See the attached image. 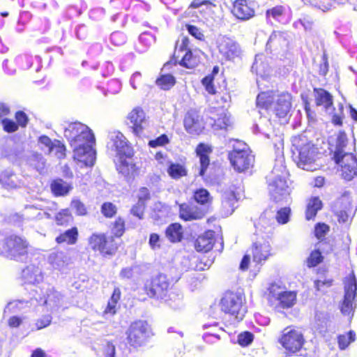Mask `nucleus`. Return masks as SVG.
<instances>
[{"label":"nucleus","mask_w":357,"mask_h":357,"mask_svg":"<svg viewBox=\"0 0 357 357\" xmlns=\"http://www.w3.org/2000/svg\"><path fill=\"white\" fill-rule=\"evenodd\" d=\"M29 161L31 165L33 166L38 172H42V171L44 170L45 167V159L42 154L38 153H33Z\"/></svg>","instance_id":"09e8293b"},{"label":"nucleus","mask_w":357,"mask_h":357,"mask_svg":"<svg viewBox=\"0 0 357 357\" xmlns=\"http://www.w3.org/2000/svg\"><path fill=\"white\" fill-rule=\"evenodd\" d=\"M264 57L263 54L256 55L255 62L251 67L252 72H255L257 75L261 76L264 75L268 72V66L262 61Z\"/></svg>","instance_id":"37998d69"},{"label":"nucleus","mask_w":357,"mask_h":357,"mask_svg":"<svg viewBox=\"0 0 357 357\" xmlns=\"http://www.w3.org/2000/svg\"><path fill=\"white\" fill-rule=\"evenodd\" d=\"M218 117L211 116V120L213 121L212 127L214 130H226L230 124L229 117L225 114L223 109H218Z\"/></svg>","instance_id":"58836bf2"},{"label":"nucleus","mask_w":357,"mask_h":357,"mask_svg":"<svg viewBox=\"0 0 357 357\" xmlns=\"http://www.w3.org/2000/svg\"><path fill=\"white\" fill-rule=\"evenodd\" d=\"M216 47L222 59L234 61L242 54L241 45L234 38L227 36H219L216 40Z\"/></svg>","instance_id":"9b49d317"},{"label":"nucleus","mask_w":357,"mask_h":357,"mask_svg":"<svg viewBox=\"0 0 357 357\" xmlns=\"http://www.w3.org/2000/svg\"><path fill=\"white\" fill-rule=\"evenodd\" d=\"M36 292L33 295L35 305H45L47 310L50 311L57 310L63 305V296L54 288H50L46 291V295L41 296V294L38 293L37 288L33 290Z\"/></svg>","instance_id":"2eb2a0df"},{"label":"nucleus","mask_w":357,"mask_h":357,"mask_svg":"<svg viewBox=\"0 0 357 357\" xmlns=\"http://www.w3.org/2000/svg\"><path fill=\"white\" fill-rule=\"evenodd\" d=\"M0 255L17 261H26L29 258V243L16 235H0Z\"/></svg>","instance_id":"20e7f679"},{"label":"nucleus","mask_w":357,"mask_h":357,"mask_svg":"<svg viewBox=\"0 0 357 357\" xmlns=\"http://www.w3.org/2000/svg\"><path fill=\"white\" fill-rule=\"evenodd\" d=\"M3 130L7 132H13L18 129V125L13 120L3 119L1 121Z\"/></svg>","instance_id":"338daca9"},{"label":"nucleus","mask_w":357,"mask_h":357,"mask_svg":"<svg viewBox=\"0 0 357 357\" xmlns=\"http://www.w3.org/2000/svg\"><path fill=\"white\" fill-rule=\"evenodd\" d=\"M64 137L72 148L87 143H95V137L92 130L80 122L68 123L63 130Z\"/></svg>","instance_id":"423d86ee"},{"label":"nucleus","mask_w":357,"mask_h":357,"mask_svg":"<svg viewBox=\"0 0 357 357\" xmlns=\"http://www.w3.org/2000/svg\"><path fill=\"white\" fill-rule=\"evenodd\" d=\"M107 149L116 157L132 156L133 152L125 136L119 131H111L108 134Z\"/></svg>","instance_id":"1a4fd4ad"},{"label":"nucleus","mask_w":357,"mask_h":357,"mask_svg":"<svg viewBox=\"0 0 357 357\" xmlns=\"http://www.w3.org/2000/svg\"><path fill=\"white\" fill-rule=\"evenodd\" d=\"M15 62L17 66L23 70L31 68L34 63H36V72H38L41 68V58L38 56H36L33 58L29 54L20 55L15 58Z\"/></svg>","instance_id":"c85d7f7f"},{"label":"nucleus","mask_w":357,"mask_h":357,"mask_svg":"<svg viewBox=\"0 0 357 357\" xmlns=\"http://www.w3.org/2000/svg\"><path fill=\"white\" fill-rule=\"evenodd\" d=\"M199 59L197 56H194L190 50H187L179 61V64L187 68H193L197 65Z\"/></svg>","instance_id":"a18cd8bd"},{"label":"nucleus","mask_w":357,"mask_h":357,"mask_svg":"<svg viewBox=\"0 0 357 357\" xmlns=\"http://www.w3.org/2000/svg\"><path fill=\"white\" fill-rule=\"evenodd\" d=\"M285 33L280 31H274L270 36L266 43V49L278 50L279 48L286 47L287 41Z\"/></svg>","instance_id":"72a5a7b5"},{"label":"nucleus","mask_w":357,"mask_h":357,"mask_svg":"<svg viewBox=\"0 0 357 357\" xmlns=\"http://www.w3.org/2000/svg\"><path fill=\"white\" fill-rule=\"evenodd\" d=\"M291 151L299 167L307 171L313 170V163L317 154V148L305 136L294 137L292 139Z\"/></svg>","instance_id":"7ed1b4c3"},{"label":"nucleus","mask_w":357,"mask_h":357,"mask_svg":"<svg viewBox=\"0 0 357 357\" xmlns=\"http://www.w3.org/2000/svg\"><path fill=\"white\" fill-rule=\"evenodd\" d=\"M257 106L267 110H273L279 118L287 116L291 107V96L289 93L276 95L273 91L259 93L257 97Z\"/></svg>","instance_id":"f03ea898"},{"label":"nucleus","mask_w":357,"mask_h":357,"mask_svg":"<svg viewBox=\"0 0 357 357\" xmlns=\"http://www.w3.org/2000/svg\"><path fill=\"white\" fill-rule=\"evenodd\" d=\"M154 40L153 36L147 32L142 33L139 36V43L144 45V48L142 50H137L140 53H142L146 51V50L151 45L152 42Z\"/></svg>","instance_id":"13d9d810"},{"label":"nucleus","mask_w":357,"mask_h":357,"mask_svg":"<svg viewBox=\"0 0 357 357\" xmlns=\"http://www.w3.org/2000/svg\"><path fill=\"white\" fill-rule=\"evenodd\" d=\"M36 307L34 297L31 298L29 301L25 300H16L9 302L4 309V314L16 312L25 307Z\"/></svg>","instance_id":"c9c22d12"},{"label":"nucleus","mask_w":357,"mask_h":357,"mask_svg":"<svg viewBox=\"0 0 357 357\" xmlns=\"http://www.w3.org/2000/svg\"><path fill=\"white\" fill-rule=\"evenodd\" d=\"M38 142L44 146V147H42V149L47 154L51 155V149L54 144V141L52 142V139L46 135H42L39 137Z\"/></svg>","instance_id":"e2e57ef3"},{"label":"nucleus","mask_w":357,"mask_h":357,"mask_svg":"<svg viewBox=\"0 0 357 357\" xmlns=\"http://www.w3.org/2000/svg\"><path fill=\"white\" fill-rule=\"evenodd\" d=\"M156 84L163 90H169L175 84V78L169 74L161 75L156 80Z\"/></svg>","instance_id":"49530a36"},{"label":"nucleus","mask_w":357,"mask_h":357,"mask_svg":"<svg viewBox=\"0 0 357 357\" xmlns=\"http://www.w3.org/2000/svg\"><path fill=\"white\" fill-rule=\"evenodd\" d=\"M212 151L210 146L204 144H199L196 149L197 155L199 157L200 169L199 175L204 177L206 170L210 162L208 154Z\"/></svg>","instance_id":"c756f323"},{"label":"nucleus","mask_w":357,"mask_h":357,"mask_svg":"<svg viewBox=\"0 0 357 357\" xmlns=\"http://www.w3.org/2000/svg\"><path fill=\"white\" fill-rule=\"evenodd\" d=\"M269 297L271 301L278 302L277 307L288 309L293 307L296 302V293L291 291H285L283 287L271 284L268 288Z\"/></svg>","instance_id":"ddd939ff"},{"label":"nucleus","mask_w":357,"mask_h":357,"mask_svg":"<svg viewBox=\"0 0 357 357\" xmlns=\"http://www.w3.org/2000/svg\"><path fill=\"white\" fill-rule=\"evenodd\" d=\"M150 333V327L146 321H137L130 326L126 332L128 342L135 348L142 347L146 342Z\"/></svg>","instance_id":"9d476101"},{"label":"nucleus","mask_w":357,"mask_h":357,"mask_svg":"<svg viewBox=\"0 0 357 357\" xmlns=\"http://www.w3.org/2000/svg\"><path fill=\"white\" fill-rule=\"evenodd\" d=\"M118 158V162H116V167L119 174L127 179L132 178L137 174L138 168L133 162L132 156H122Z\"/></svg>","instance_id":"4be33fe9"},{"label":"nucleus","mask_w":357,"mask_h":357,"mask_svg":"<svg viewBox=\"0 0 357 357\" xmlns=\"http://www.w3.org/2000/svg\"><path fill=\"white\" fill-rule=\"evenodd\" d=\"M0 184L7 190L21 188L23 181L11 169H6L0 172Z\"/></svg>","instance_id":"393cba45"},{"label":"nucleus","mask_w":357,"mask_h":357,"mask_svg":"<svg viewBox=\"0 0 357 357\" xmlns=\"http://www.w3.org/2000/svg\"><path fill=\"white\" fill-rule=\"evenodd\" d=\"M105 15V10L102 7H96L89 12V17L96 21L101 20Z\"/></svg>","instance_id":"680f3d73"},{"label":"nucleus","mask_w":357,"mask_h":357,"mask_svg":"<svg viewBox=\"0 0 357 357\" xmlns=\"http://www.w3.org/2000/svg\"><path fill=\"white\" fill-rule=\"evenodd\" d=\"M271 245L268 241L255 242L251 249L253 261L257 264L265 261L271 255Z\"/></svg>","instance_id":"aec40b11"},{"label":"nucleus","mask_w":357,"mask_h":357,"mask_svg":"<svg viewBox=\"0 0 357 357\" xmlns=\"http://www.w3.org/2000/svg\"><path fill=\"white\" fill-rule=\"evenodd\" d=\"M204 212L197 206L182 204L179 207V216L185 221L200 220L204 218Z\"/></svg>","instance_id":"bb28decb"},{"label":"nucleus","mask_w":357,"mask_h":357,"mask_svg":"<svg viewBox=\"0 0 357 357\" xmlns=\"http://www.w3.org/2000/svg\"><path fill=\"white\" fill-rule=\"evenodd\" d=\"M231 13L241 20H248L255 15V10L248 0H235Z\"/></svg>","instance_id":"412c9836"},{"label":"nucleus","mask_w":357,"mask_h":357,"mask_svg":"<svg viewBox=\"0 0 357 357\" xmlns=\"http://www.w3.org/2000/svg\"><path fill=\"white\" fill-rule=\"evenodd\" d=\"M47 261L52 268L61 273H66L70 259L63 252H54L50 254Z\"/></svg>","instance_id":"b1692460"},{"label":"nucleus","mask_w":357,"mask_h":357,"mask_svg":"<svg viewBox=\"0 0 357 357\" xmlns=\"http://www.w3.org/2000/svg\"><path fill=\"white\" fill-rule=\"evenodd\" d=\"M322 208V202L318 197H312L307 205L305 217L307 220L314 218L318 211Z\"/></svg>","instance_id":"ea45409f"},{"label":"nucleus","mask_w":357,"mask_h":357,"mask_svg":"<svg viewBox=\"0 0 357 357\" xmlns=\"http://www.w3.org/2000/svg\"><path fill=\"white\" fill-rule=\"evenodd\" d=\"M89 245L94 251H98L102 256H112L118 245L112 236L105 234H93L89 238Z\"/></svg>","instance_id":"6e6552de"},{"label":"nucleus","mask_w":357,"mask_h":357,"mask_svg":"<svg viewBox=\"0 0 357 357\" xmlns=\"http://www.w3.org/2000/svg\"><path fill=\"white\" fill-rule=\"evenodd\" d=\"M213 243L214 232L207 231L197 238L195 246L198 251L208 252L213 248Z\"/></svg>","instance_id":"473e14b6"},{"label":"nucleus","mask_w":357,"mask_h":357,"mask_svg":"<svg viewBox=\"0 0 357 357\" xmlns=\"http://www.w3.org/2000/svg\"><path fill=\"white\" fill-rule=\"evenodd\" d=\"M169 142V139L167 135L163 134L157 137L155 139L150 140L149 142V146L155 148L157 146H165Z\"/></svg>","instance_id":"69168bd1"},{"label":"nucleus","mask_w":357,"mask_h":357,"mask_svg":"<svg viewBox=\"0 0 357 357\" xmlns=\"http://www.w3.org/2000/svg\"><path fill=\"white\" fill-rule=\"evenodd\" d=\"M171 282L165 274L160 273L153 278L149 285H146L147 295L158 300H167L171 289Z\"/></svg>","instance_id":"f8f14e48"},{"label":"nucleus","mask_w":357,"mask_h":357,"mask_svg":"<svg viewBox=\"0 0 357 357\" xmlns=\"http://www.w3.org/2000/svg\"><path fill=\"white\" fill-rule=\"evenodd\" d=\"M167 173L174 179H178L187 175L184 166L178 163H171L167 169Z\"/></svg>","instance_id":"79ce46f5"},{"label":"nucleus","mask_w":357,"mask_h":357,"mask_svg":"<svg viewBox=\"0 0 357 357\" xmlns=\"http://www.w3.org/2000/svg\"><path fill=\"white\" fill-rule=\"evenodd\" d=\"M274 217L271 212L265 211L262 213L255 226L257 235L266 234L267 238L272 234L274 229Z\"/></svg>","instance_id":"5701e85b"},{"label":"nucleus","mask_w":357,"mask_h":357,"mask_svg":"<svg viewBox=\"0 0 357 357\" xmlns=\"http://www.w3.org/2000/svg\"><path fill=\"white\" fill-rule=\"evenodd\" d=\"M94 143H87L73 149V158L82 167H91L96 159V153L93 148Z\"/></svg>","instance_id":"f3484780"},{"label":"nucleus","mask_w":357,"mask_h":357,"mask_svg":"<svg viewBox=\"0 0 357 357\" xmlns=\"http://www.w3.org/2000/svg\"><path fill=\"white\" fill-rule=\"evenodd\" d=\"M116 211V206L111 202H105L101 206V212L106 218H112Z\"/></svg>","instance_id":"bf43d9fd"},{"label":"nucleus","mask_w":357,"mask_h":357,"mask_svg":"<svg viewBox=\"0 0 357 357\" xmlns=\"http://www.w3.org/2000/svg\"><path fill=\"white\" fill-rule=\"evenodd\" d=\"M314 321L317 329L321 331V329L326 328L328 318L325 313L321 312H316Z\"/></svg>","instance_id":"4d7b16f0"},{"label":"nucleus","mask_w":357,"mask_h":357,"mask_svg":"<svg viewBox=\"0 0 357 357\" xmlns=\"http://www.w3.org/2000/svg\"><path fill=\"white\" fill-rule=\"evenodd\" d=\"M315 102L317 106H323L327 112H330L333 106V97L323 89H314Z\"/></svg>","instance_id":"2f4dec72"},{"label":"nucleus","mask_w":357,"mask_h":357,"mask_svg":"<svg viewBox=\"0 0 357 357\" xmlns=\"http://www.w3.org/2000/svg\"><path fill=\"white\" fill-rule=\"evenodd\" d=\"M78 238V229L74 227L60 234L56 238L57 243H66L68 245H74L77 243Z\"/></svg>","instance_id":"e433bc0d"},{"label":"nucleus","mask_w":357,"mask_h":357,"mask_svg":"<svg viewBox=\"0 0 357 357\" xmlns=\"http://www.w3.org/2000/svg\"><path fill=\"white\" fill-rule=\"evenodd\" d=\"M144 202L138 201L137 203L132 207L130 213L133 215L137 217L139 219H142L144 216Z\"/></svg>","instance_id":"0e129e2a"},{"label":"nucleus","mask_w":357,"mask_h":357,"mask_svg":"<svg viewBox=\"0 0 357 357\" xmlns=\"http://www.w3.org/2000/svg\"><path fill=\"white\" fill-rule=\"evenodd\" d=\"M237 203L234 192L228 190L222 194V207L225 215H231L236 208Z\"/></svg>","instance_id":"f704fd0d"},{"label":"nucleus","mask_w":357,"mask_h":357,"mask_svg":"<svg viewBox=\"0 0 357 357\" xmlns=\"http://www.w3.org/2000/svg\"><path fill=\"white\" fill-rule=\"evenodd\" d=\"M279 342L287 352L293 354L302 348L305 340L300 331L287 328L283 331Z\"/></svg>","instance_id":"4468645a"},{"label":"nucleus","mask_w":357,"mask_h":357,"mask_svg":"<svg viewBox=\"0 0 357 357\" xmlns=\"http://www.w3.org/2000/svg\"><path fill=\"white\" fill-rule=\"evenodd\" d=\"M22 278L25 283L34 284L43 281V275L40 268L29 265L22 271Z\"/></svg>","instance_id":"cd10ccee"},{"label":"nucleus","mask_w":357,"mask_h":357,"mask_svg":"<svg viewBox=\"0 0 357 357\" xmlns=\"http://www.w3.org/2000/svg\"><path fill=\"white\" fill-rule=\"evenodd\" d=\"M357 282L354 274L347 278L344 281V298L341 306V312L344 315H350L353 312L356 296Z\"/></svg>","instance_id":"dca6fc26"},{"label":"nucleus","mask_w":357,"mask_h":357,"mask_svg":"<svg viewBox=\"0 0 357 357\" xmlns=\"http://www.w3.org/2000/svg\"><path fill=\"white\" fill-rule=\"evenodd\" d=\"M167 238L172 243L181 241L183 237L182 227L178 223H172L167 227L165 231Z\"/></svg>","instance_id":"4c0bfd02"},{"label":"nucleus","mask_w":357,"mask_h":357,"mask_svg":"<svg viewBox=\"0 0 357 357\" xmlns=\"http://www.w3.org/2000/svg\"><path fill=\"white\" fill-rule=\"evenodd\" d=\"M253 341V334L245 331L238 335V343L242 347H247Z\"/></svg>","instance_id":"052dcab7"},{"label":"nucleus","mask_w":357,"mask_h":357,"mask_svg":"<svg viewBox=\"0 0 357 357\" xmlns=\"http://www.w3.org/2000/svg\"><path fill=\"white\" fill-rule=\"evenodd\" d=\"M56 222L59 225H64L73 220V217L68 209H63L56 215Z\"/></svg>","instance_id":"603ef678"},{"label":"nucleus","mask_w":357,"mask_h":357,"mask_svg":"<svg viewBox=\"0 0 357 357\" xmlns=\"http://www.w3.org/2000/svg\"><path fill=\"white\" fill-rule=\"evenodd\" d=\"M286 176V167L283 164V160L279 159L271 174L266 177L271 197L275 202H287L289 197L290 189L287 184Z\"/></svg>","instance_id":"f257e3e1"},{"label":"nucleus","mask_w":357,"mask_h":357,"mask_svg":"<svg viewBox=\"0 0 357 357\" xmlns=\"http://www.w3.org/2000/svg\"><path fill=\"white\" fill-rule=\"evenodd\" d=\"M329 231V227L325 223H318L315 226L314 234L317 238H324Z\"/></svg>","instance_id":"774afa93"},{"label":"nucleus","mask_w":357,"mask_h":357,"mask_svg":"<svg viewBox=\"0 0 357 357\" xmlns=\"http://www.w3.org/2000/svg\"><path fill=\"white\" fill-rule=\"evenodd\" d=\"M183 123L185 130L190 134H199L203 128L195 109H190L186 113Z\"/></svg>","instance_id":"a878e982"},{"label":"nucleus","mask_w":357,"mask_h":357,"mask_svg":"<svg viewBox=\"0 0 357 357\" xmlns=\"http://www.w3.org/2000/svg\"><path fill=\"white\" fill-rule=\"evenodd\" d=\"M112 231L115 236L121 237L125 231V222L123 219L118 218L113 224Z\"/></svg>","instance_id":"6e6d98bb"},{"label":"nucleus","mask_w":357,"mask_h":357,"mask_svg":"<svg viewBox=\"0 0 357 357\" xmlns=\"http://www.w3.org/2000/svg\"><path fill=\"white\" fill-rule=\"evenodd\" d=\"M194 199L197 203L205 204L211 202L212 197L207 190L200 188L195 192Z\"/></svg>","instance_id":"3c124183"},{"label":"nucleus","mask_w":357,"mask_h":357,"mask_svg":"<svg viewBox=\"0 0 357 357\" xmlns=\"http://www.w3.org/2000/svg\"><path fill=\"white\" fill-rule=\"evenodd\" d=\"M51 154L59 159L63 158L66 155V147L59 140H54V144L51 149Z\"/></svg>","instance_id":"5fc2aeb1"},{"label":"nucleus","mask_w":357,"mask_h":357,"mask_svg":"<svg viewBox=\"0 0 357 357\" xmlns=\"http://www.w3.org/2000/svg\"><path fill=\"white\" fill-rule=\"evenodd\" d=\"M233 150L228 154L231 166L238 172H243L252 167L255 157L243 142L234 140Z\"/></svg>","instance_id":"39448f33"},{"label":"nucleus","mask_w":357,"mask_h":357,"mask_svg":"<svg viewBox=\"0 0 357 357\" xmlns=\"http://www.w3.org/2000/svg\"><path fill=\"white\" fill-rule=\"evenodd\" d=\"M342 0H310V3L323 11L329 10L335 3H340Z\"/></svg>","instance_id":"8fccbe9b"},{"label":"nucleus","mask_w":357,"mask_h":357,"mask_svg":"<svg viewBox=\"0 0 357 357\" xmlns=\"http://www.w3.org/2000/svg\"><path fill=\"white\" fill-rule=\"evenodd\" d=\"M326 242L324 241H320L317 244V249L313 250L308 258L307 259L306 264L309 268L317 266L323 261V256L321 255V250L324 252H329L332 250V248L329 245L328 248L325 249L324 246L325 245Z\"/></svg>","instance_id":"7c9ffc66"},{"label":"nucleus","mask_w":357,"mask_h":357,"mask_svg":"<svg viewBox=\"0 0 357 357\" xmlns=\"http://www.w3.org/2000/svg\"><path fill=\"white\" fill-rule=\"evenodd\" d=\"M244 300V296L241 293L227 291L220 301L221 310L234 316L238 320H242L246 312L243 307Z\"/></svg>","instance_id":"0eeeda50"},{"label":"nucleus","mask_w":357,"mask_h":357,"mask_svg":"<svg viewBox=\"0 0 357 357\" xmlns=\"http://www.w3.org/2000/svg\"><path fill=\"white\" fill-rule=\"evenodd\" d=\"M356 334L350 331L349 333L340 335L337 337L338 346L341 350L346 349L352 342L355 340Z\"/></svg>","instance_id":"de8ad7c7"},{"label":"nucleus","mask_w":357,"mask_h":357,"mask_svg":"<svg viewBox=\"0 0 357 357\" xmlns=\"http://www.w3.org/2000/svg\"><path fill=\"white\" fill-rule=\"evenodd\" d=\"M351 204L349 193H344L333 204L332 210L337 216L338 221L346 222L349 218V213H351Z\"/></svg>","instance_id":"6ab92c4d"},{"label":"nucleus","mask_w":357,"mask_h":357,"mask_svg":"<svg viewBox=\"0 0 357 357\" xmlns=\"http://www.w3.org/2000/svg\"><path fill=\"white\" fill-rule=\"evenodd\" d=\"M167 300H163L165 303L174 308H178L181 303L183 295L178 291L171 289L167 293Z\"/></svg>","instance_id":"c03bdc74"},{"label":"nucleus","mask_w":357,"mask_h":357,"mask_svg":"<svg viewBox=\"0 0 357 357\" xmlns=\"http://www.w3.org/2000/svg\"><path fill=\"white\" fill-rule=\"evenodd\" d=\"M127 119L128 125L132 132L141 136L148 124L144 112L142 109L135 108L128 114Z\"/></svg>","instance_id":"a211bd4d"},{"label":"nucleus","mask_w":357,"mask_h":357,"mask_svg":"<svg viewBox=\"0 0 357 357\" xmlns=\"http://www.w3.org/2000/svg\"><path fill=\"white\" fill-rule=\"evenodd\" d=\"M50 187L52 193L56 196L66 195L71 189L70 185L62 179L54 181Z\"/></svg>","instance_id":"a19ab883"},{"label":"nucleus","mask_w":357,"mask_h":357,"mask_svg":"<svg viewBox=\"0 0 357 357\" xmlns=\"http://www.w3.org/2000/svg\"><path fill=\"white\" fill-rule=\"evenodd\" d=\"M291 213V209L289 207L281 208L278 211L275 215V219L278 222L280 225L286 224L289 220V215Z\"/></svg>","instance_id":"864d4df0"}]
</instances>
